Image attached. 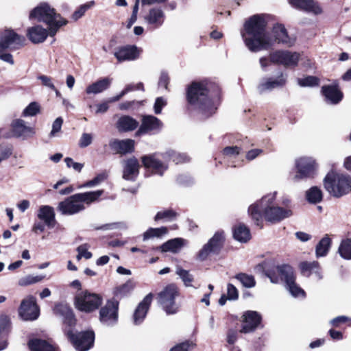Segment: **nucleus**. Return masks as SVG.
Masks as SVG:
<instances>
[{
	"instance_id": "1",
	"label": "nucleus",
	"mask_w": 351,
	"mask_h": 351,
	"mask_svg": "<svg viewBox=\"0 0 351 351\" xmlns=\"http://www.w3.org/2000/svg\"><path fill=\"white\" fill-rule=\"evenodd\" d=\"M266 26L265 16L261 14L252 16L245 23L241 36L249 50L256 52L267 49L275 42L288 47L294 45L295 39L288 36L282 25H275L271 35L266 32Z\"/></svg>"
},
{
	"instance_id": "2",
	"label": "nucleus",
	"mask_w": 351,
	"mask_h": 351,
	"mask_svg": "<svg viewBox=\"0 0 351 351\" xmlns=\"http://www.w3.org/2000/svg\"><path fill=\"white\" fill-rule=\"evenodd\" d=\"M212 84L206 81L193 82L187 88L186 99L189 106L208 117L217 110V96L210 92Z\"/></svg>"
},
{
	"instance_id": "3",
	"label": "nucleus",
	"mask_w": 351,
	"mask_h": 351,
	"mask_svg": "<svg viewBox=\"0 0 351 351\" xmlns=\"http://www.w3.org/2000/svg\"><path fill=\"white\" fill-rule=\"evenodd\" d=\"M276 196V192L269 193L249 207L248 213L257 225L263 217L267 221L276 223L293 215L291 209L275 204Z\"/></svg>"
},
{
	"instance_id": "4",
	"label": "nucleus",
	"mask_w": 351,
	"mask_h": 351,
	"mask_svg": "<svg viewBox=\"0 0 351 351\" xmlns=\"http://www.w3.org/2000/svg\"><path fill=\"white\" fill-rule=\"evenodd\" d=\"M103 193V190H97L74 194L60 202L57 209L64 215H75L84 210L86 205L97 202Z\"/></svg>"
},
{
	"instance_id": "5",
	"label": "nucleus",
	"mask_w": 351,
	"mask_h": 351,
	"mask_svg": "<svg viewBox=\"0 0 351 351\" xmlns=\"http://www.w3.org/2000/svg\"><path fill=\"white\" fill-rule=\"evenodd\" d=\"M265 275L269 278L271 282L278 284L285 282L287 289L294 297H304L305 293L295 283V276L293 269L289 265H281L272 269H265Z\"/></svg>"
},
{
	"instance_id": "6",
	"label": "nucleus",
	"mask_w": 351,
	"mask_h": 351,
	"mask_svg": "<svg viewBox=\"0 0 351 351\" xmlns=\"http://www.w3.org/2000/svg\"><path fill=\"white\" fill-rule=\"evenodd\" d=\"M30 19H36L48 25L49 36H54L59 29L67 23L60 14H57L54 8L46 3H40L29 14Z\"/></svg>"
},
{
	"instance_id": "7",
	"label": "nucleus",
	"mask_w": 351,
	"mask_h": 351,
	"mask_svg": "<svg viewBox=\"0 0 351 351\" xmlns=\"http://www.w3.org/2000/svg\"><path fill=\"white\" fill-rule=\"evenodd\" d=\"M324 186L331 195L340 197L351 193V177L331 171L324 178Z\"/></svg>"
},
{
	"instance_id": "8",
	"label": "nucleus",
	"mask_w": 351,
	"mask_h": 351,
	"mask_svg": "<svg viewBox=\"0 0 351 351\" xmlns=\"http://www.w3.org/2000/svg\"><path fill=\"white\" fill-rule=\"evenodd\" d=\"M178 296V287L173 284H170L158 293L157 300L167 314H175L179 309V305L176 302V298Z\"/></svg>"
},
{
	"instance_id": "9",
	"label": "nucleus",
	"mask_w": 351,
	"mask_h": 351,
	"mask_svg": "<svg viewBox=\"0 0 351 351\" xmlns=\"http://www.w3.org/2000/svg\"><path fill=\"white\" fill-rule=\"evenodd\" d=\"M102 302L103 298L100 295L84 291L75 296V304L78 310L90 313L97 309Z\"/></svg>"
},
{
	"instance_id": "10",
	"label": "nucleus",
	"mask_w": 351,
	"mask_h": 351,
	"mask_svg": "<svg viewBox=\"0 0 351 351\" xmlns=\"http://www.w3.org/2000/svg\"><path fill=\"white\" fill-rule=\"evenodd\" d=\"M66 333L77 351H87L93 345L95 334L93 331L74 332L72 330H68Z\"/></svg>"
},
{
	"instance_id": "11",
	"label": "nucleus",
	"mask_w": 351,
	"mask_h": 351,
	"mask_svg": "<svg viewBox=\"0 0 351 351\" xmlns=\"http://www.w3.org/2000/svg\"><path fill=\"white\" fill-rule=\"evenodd\" d=\"M119 302L109 300L99 311V321L107 326H113L118 321Z\"/></svg>"
},
{
	"instance_id": "12",
	"label": "nucleus",
	"mask_w": 351,
	"mask_h": 351,
	"mask_svg": "<svg viewBox=\"0 0 351 351\" xmlns=\"http://www.w3.org/2000/svg\"><path fill=\"white\" fill-rule=\"evenodd\" d=\"M297 173L294 176L295 180L313 178L316 173L317 164L315 160L309 157H303L295 160Z\"/></svg>"
},
{
	"instance_id": "13",
	"label": "nucleus",
	"mask_w": 351,
	"mask_h": 351,
	"mask_svg": "<svg viewBox=\"0 0 351 351\" xmlns=\"http://www.w3.org/2000/svg\"><path fill=\"white\" fill-rule=\"evenodd\" d=\"M300 54L298 52H291L287 50H279L271 53L269 56L270 61L274 64L283 65L285 67L293 68L298 65Z\"/></svg>"
},
{
	"instance_id": "14",
	"label": "nucleus",
	"mask_w": 351,
	"mask_h": 351,
	"mask_svg": "<svg viewBox=\"0 0 351 351\" xmlns=\"http://www.w3.org/2000/svg\"><path fill=\"white\" fill-rule=\"evenodd\" d=\"M142 162L146 168L152 169L155 173L162 176L167 169L165 153L154 154L141 158Z\"/></svg>"
},
{
	"instance_id": "15",
	"label": "nucleus",
	"mask_w": 351,
	"mask_h": 351,
	"mask_svg": "<svg viewBox=\"0 0 351 351\" xmlns=\"http://www.w3.org/2000/svg\"><path fill=\"white\" fill-rule=\"evenodd\" d=\"M19 313L24 320H35L39 316V308L36 304V298L29 295L21 304Z\"/></svg>"
},
{
	"instance_id": "16",
	"label": "nucleus",
	"mask_w": 351,
	"mask_h": 351,
	"mask_svg": "<svg viewBox=\"0 0 351 351\" xmlns=\"http://www.w3.org/2000/svg\"><path fill=\"white\" fill-rule=\"evenodd\" d=\"M162 121L153 115H144L142 117L141 124L136 132V136L145 134H156L162 128Z\"/></svg>"
},
{
	"instance_id": "17",
	"label": "nucleus",
	"mask_w": 351,
	"mask_h": 351,
	"mask_svg": "<svg viewBox=\"0 0 351 351\" xmlns=\"http://www.w3.org/2000/svg\"><path fill=\"white\" fill-rule=\"evenodd\" d=\"M25 38L23 36L19 35L13 30H5L0 36V48L5 49L10 48L16 49L25 45Z\"/></svg>"
},
{
	"instance_id": "18",
	"label": "nucleus",
	"mask_w": 351,
	"mask_h": 351,
	"mask_svg": "<svg viewBox=\"0 0 351 351\" xmlns=\"http://www.w3.org/2000/svg\"><path fill=\"white\" fill-rule=\"evenodd\" d=\"M224 239L222 232H216L199 252L198 256L199 259L205 260L211 253L217 254L223 246Z\"/></svg>"
},
{
	"instance_id": "19",
	"label": "nucleus",
	"mask_w": 351,
	"mask_h": 351,
	"mask_svg": "<svg viewBox=\"0 0 351 351\" xmlns=\"http://www.w3.org/2000/svg\"><path fill=\"white\" fill-rule=\"evenodd\" d=\"M142 49L136 45H126L117 47L114 56L119 62L125 61H133L138 58Z\"/></svg>"
},
{
	"instance_id": "20",
	"label": "nucleus",
	"mask_w": 351,
	"mask_h": 351,
	"mask_svg": "<svg viewBox=\"0 0 351 351\" xmlns=\"http://www.w3.org/2000/svg\"><path fill=\"white\" fill-rule=\"evenodd\" d=\"M243 321L242 328L240 332L243 333H248L252 332L261 323V316L256 312L253 311H246L243 314Z\"/></svg>"
},
{
	"instance_id": "21",
	"label": "nucleus",
	"mask_w": 351,
	"mask_h": 351,
	"mask_svg": "<svg viewBox=\"0 0 351 351\" xmlns=\"http://www.w3.org/2000/svg\"><path fill=\"white\" fill-rule=\"evenodd\" d=\"M53 313L63 319L64 324L71 326L75 325V319L71 307L66 303L56 304L53 308Z\"/></svg>"
},
{
	"instance_id": "22",
	"label": "nucleus",
	"mask_w": 351,
	"mask_h": 351,
	"mask_svg": "<svg viewBox=\"0 0 351 351\" xmlns=\"http://www.w3.org/2000/svg\"><path fill=\"white\" fill-rule=\"evenodd\" d=\"M287 82L286 77L281 73L276 79L267 78L263 80L257 86V90L260 94L266 91H269L274 88L282 87L285 85Z\"/></svg>"
},
{
	"instance_id": "23",
	"label": "nucleus",
	"mask_w": 351,
	"mask_h": 351,
	"mask_svg": "<svg viewBox=\"0 0 351 351\" xmlns=\"http://www.w3.org/2000/svg\"><path fill=\"white\" fill-rule=\"evenodd\" d=\"M165 18V13L160 8H153L149 10L144 19L153 28H158L163 24Z\"/></svg>"
},
{
	"instance_id": "24",
	"label": "nucleus",
	"mask_w": 351,
	"mask_h": 351,
	"mask_svg": "<svg viewBox=\"0 0 351 351\" xmlns=\"http://www.w3.org/2000/svg\"><path fill=\"white\" fill-rule=\"evenodd\" d=\"M153 299V294H147L139 303L134 313V323L141 324L146 316L149 307Z\"/></svg>"
},
{
	"instance_id": "25",
	"label": "nucleus",
	"mask_w": 351,
	"mask_h": 351,
	"mask_svg": "<svg viewBox=\"0 0 351 351\" xmlns=\"http://www.w3.org/2000/svg\"><path fill=\"white\" fill-rule=\"evenodd\" d=\"M48 36H49V29L40 25L31 27L27 31V36L34 44L43 43Z\"/></svg>"
},
{
	"instance_id": "26",
	"label": "nucleus",
	"mask_w": 351,
	"mask_h": 351,
	"mask_svg": "<svg viewBox=\"0 0 351 351\" xmlns=\"http://www.w3.org/2000/svg\"><path fill=\"white\" fill-rule=\"evenodd\" d=\"M289 2L296 8L312 12L316 15L322 12V10L318 3L313 0H289Z\"/></svg>"
},
{
	"instance_id": "27",
	"label": "nucleus",
	"mask_w": 351,
	"mask_h": 351,
	"mask_svg": "<svg viewBox=\"0 0 351 351\" xmlns=\"http://www.w3.org/2000/svg\"><path fill=\"white\" fill-rule=\"evenodd\" d=\"M12 128L14 134L17 137H27L35 133L34 128L27 125L25 122L20 119L12 121Z\"/></svg>"
},
{
	"instance_id": "28",
	"label": "nucleus",
	"mask_w": 351,
	"mask_h": 351,
	"mask_svg": "<svg viewBox=\"0 0 351 351\" xmlns=\"http://www.w3.org/2000/svg\"><path fill=\"white\" fill-rule=\"evenodd\" d=\"M109 145L117 153L125 154L133 152L134 147V141L132 139H114L110 142Z\"/></svg>"
},
{
	"instance_id": "29",
	"label": "nucleus",
	"mask_w": 351,
	"mask_h": 351,
	"mask_svg": "<svg viewBox=\"0 0 351 351\" xmlns=\"http://www.w3.org/2000/svg\"><path fill=\"white\" fill-rule=\"evenodd\" d=\"M37 217L45 222L49 228H53L55 223V213L53 207L50 206H41L37 213Z\"/></svg>"
},
{
	"instance_id": "30",
	"label": "nucleus",
	"mask_w": 351,
	"mask_h": 351,
	"mask_svg": "<svg viewBox=\"0 0 351 351\" xmlns=\"http://www.w3.org/2000/svg\"><path fill=\"white\" fill-rule=\"evenodd\" d=\"M139 163L136 158H131L125 161L123 169V178L134 180L138 174Z\"/></svg>"
},
{
	"instance_id": "31",
	"label": "nucleus",
	"mask_w": 351,
	"mask_h": 351,
	"mask_svg": "<svg viewBox=\"0 0 351 351\" xmlns=\"http://www.w3.org/2000/svg\"><path fill=\"white\" fill-rule=\"evenodd\" d=\"M322 93L326 99L332 104H338L343 98V93L336 86H323Z\"/></svg>"
},
{
	"instance_id": "32",
	"label": "nucleus",
	"mask_w": 351,
	"mask_h": 351,
	"mask_svg": "<svg viewBox=\"0 0 351 351\" xmlns=\"http://www.w3.org/2000/svg\"><path fill=\"white\" fill-rule=\"evenodd\" d=\"M138 126V122L130 116L121 117L117 123V128L119 131L128 132L134 130Z\"/></svg>"
},
{
	"instance_id": "33",
	"label": "nucleus",
	"mask_w": 351,
	"mask_h": 351,
	"mask_svg": "<svg viewBox=\"0 0 351 351\" xmlns=\"http://www.w3.org/2000/svg\"><path fill=\"white\" fill-rule=\"evenodd\" d=\"M186 241L182 238H176L170 239L163 243L160 249L163 252H170L172 253L178 252L181 248L186 244Z\"/></svg>"
},
{
	"instance_id": "34",
	"label": "nucleus",
	"mask_w": 351,
	"mask_h": 351,
	"mask_svg": "<svg viewBox=\"0 0 351 351\" xmlns=\"http://www.w3.org/2000/svg\"><path fill=\"white\" fill-rule=\"evenodd\" d=\"M111 82V79L104 77L88 86L86 92L87 94L100 93L109 88Z\"/></svg>"
},
{
	"instance_id": "35",
	"label": "nucleus",
	"mask_w": 351,
	"mask_h": 351,
	"mask_svg": "<svg viewBox=\"0 0 351 351\" xmlns=\"http://www.w3.org/2000/svg\"><path fill=\"white\" fill-rule=\"evenodd\" d=\"M10 331V321L7 316L0 317V351L7 347L6 337Z\"/></svg>"
},
{
	"instance_id": "36",
	"label": "nucleus",
	"mask_w": 351,
	"mask_h": 351,
	"mask_svg": "<svg viewBox=\"0 0 351 351\" xmlns=\"http://www.w3.org/2000/svg\"><path fill=\"white\" fill-rule=\"evenodd\" d=\"M28 346L31 351H56V348L53 346L40 339H30Z\"/></svg>"
},
{
	"instance_id": "37",
	"label": "nucleus",
	"mask_w": 351,
	"mask_h": 351,
	"mask_svg": "<svg viewBox=\"0 0 351 351\" xmlns=\"http://www.w3.org/2000/svg\"><path fill=\"white\" fill-rule=\"evenodd\" d=\"M233 236L236 240L241 243H246L251 238L249 228L243 224H239L234 227Z\"/></svg>"
},
{
	"instance_id": "38",
	"label": "nucleus",
	"mask_w": 351,
	"mask_h": 351,
	"mask_svg": "<svg viewBox=\"0 0 351 351\" xmlns=\"http://www.w3.org/2000/svg\"><path fill=\"white\" fill-rule=\"evenodd\" d=\"M135 287L134 282L129 280L125 283L117 287L113 291L114 297L118 299H122L128 295Z\"/></svg>"
},
{
	"instance_id": "39",
	"label": "nucleus",
	"mask_w": 351,
	"mask_h": 351,
	"mask_svg": "<svg viewBox=\"0 0 351 351\" xmlns=\"http://www.w3.org/2000/svg\"><path fill=\"white\" fill-rule=\"evenodd\" d=\"M300 267L302 272L304 274L308 276L311 274H315L319 279L322 278L317 262H302L300 263Z\"/></svg>"
},
{
	"instance_id": "40",
	"label": "nucleus",
	"mask_w": 351,
	"mask_h": 351,
	"mask_svg": "<svg viewBox=\"0 0 351 351\" xmlns=\"http://www.w3.org/2000/svg\"><path fill=\"white\" fill-rule=\"evenodd\" d=\"M330 243L331 240L328 235L323 237L316 246V256L317 257L325 256L329 250Z\"/></svg>"
},
{
	"instance_id": "41",
	"label": "nucleus",
	"mask_w": 351,
	"mask_h": 351,
	"mask_svg": "<svg viewBox=\"0 0 351 351\" xmlns=\"http://www.w3.org/2000/svg\"><path fill=\"white\" fill-rule=\"evenodd\" d=\"M307 200L313 204L320 202L322 199V192L321 189L317 186H313L309 189L306 193Z\"/></svg>"
},
{
	"instance_id": "42",
	"label": "nucleus",
	"mask_w": 351,
	"mask_h": 351,
	"mask_svg": "<svg viewBox=\"0 0 351 351\" xmlns=\"http://www.w3.org/2000/svg\"><path fill=\"white\" fill-rule=\"evenodd\" d=\"M167 161L172 160L176 164L186 162L189 160V156L184 153H178L173 150H168L165 152Z\"/></svg>"
},
{
	"instance_id": "43",
	"label": "nucleus",
	"mask_w": 351,
	"mask_h": 351,
	"mask_svg": "<svg viewBox=\"0 0 351 351\" xmlns=\"http://www.w3.org/2000/svg\"><path fill=\"white\" fill-rule=\"evenodd\" d=\"M339 252L341 256L345 259H351V238L342 241Z\"/></svg>"
},
{
	"instance_id": "44",
	"label": "nucleus",
	"mask_w": 351,
	"mask_h": 351,
	"mask_svg": "<svg viewBox=\"0 0 351 351\" xmlns=\"http://www.w3.org/2000/svg\"><path fill=\"white\" fill-rule=\"evenodd\" d=\"M168 230L166 227H161L157 228H149L143 234V240H147L150 238L160 237L166 234Z\"/></svg>"
},
{
	"instance_id": "45",
	"label": "nucleus",
	"mask_w": 351,
	"mask_h": 351,
	"mask_svg": "<svg viewBox=\"0 0 351 351\" xmlns=\"http://www.w3.org/2000/svg\"><path fill=\"white\" fill-rule=\"evenodd\" d=\"M176 273L178 275L182 280L183 281L186 287H191L192 282L193 281V276L189 273V271L182 269L181 267L178 266L176 267Z\"/></svg>"
},
{
	"instance_id": "46",
	"label": "nucleus",
	"mask_w": 351,
	"mask_h": 351,
	"mask_svg": "<svg viewBox=\"0 0 351 351\" xmlns=\"http://www.w3.org/2000/svg\"><path fill=\"white\" fill-rule=\"evenodd\" d=\"M235 278L245 287L252 288L255 286V279L252 275L240 273Z\"/></svg>"
},
{
	"instance_id": "47",
	"label": "nucleus",
	"mask_w": 351,
	"mask_h": 351,
	"mask_svg": "<svg viewBox=\"0 0 351 351\" xmlns=\"http://www.w3.org/2000/svg\"><path fill=\"white\" fill-rule=\"evenodd\" d=\"M45 278L44 276L27 275L19 280L20 286H28L42 281Z\"/></svg>"
},
{
	"instance_id": "48",
	"label": "nucleus",
	"mask_w": 351,
	"mask_h": 351,
	"mask_svg": "<svg viewBox=\"0 0 351 351\" xmlns=\"http://www.w3.org/2000/svg\"><path fill=\"white\" fill-rule=\"evenodd\" d=\"M298 85L302 87H313L319 85V80L315 76H306L303 78H298Z\"/></svg>"
},
{
	"instance_id": "49",
	"label": "nucleus",
	"mask_w": 351,
	"mask_h": 351,
	"mask_svg": "<svg viewBox=\"0 0 351 351\" xmlns=\"http://www.w3.org/2000/svg\"><path fill=\"white\" fill-rule=\"evenodd\" d=\"M40 106L36 102H31L23 111V117H33L40 112Z\"/></svg>"
},
{
	"instance_id": "50",
	"label": "nucleus",
	"mask_w": 351,
	"mask_h": 351,
	"mask_svg": "<svg viewBox=\"0 0 351 351\" xmlns=\"http://www.w3.org/2000/svg\"><path fill=\"white\" fill-rule=\"evenodd\" d=\"M95 4L93 1H89L85 4L80 5L77 10H76L72 15V19L74 21L78 20L81 18L84 13Z\"/></svg>"
},
{
	"instance_id": "51",
	"label": "nucleus",
	"mask_w": 351,
	"mask_h": 351,
	"mask_svg": "<svg viewBox=\"0 0 351 351\" xmlns=\"http://www.w3.org/2000/svg\"><path fill=\"white\" fill-rule=\"evenodd\" d=\"M177 214L175 211L171 209H167L158 212L155 216V221L160 219L171 220L176 217Z\"/></svg>"
},
{
	"instance_id": "52",
	"label": "nucleus",
	"mask_w": 351,
	"mask_h": 351,
	"mask_svg": "<svg viewBox=\"0 0 351 351\" xmlns=\"http://www.w3.org/2000/svg\"><path fill=\"white\" fill-rule=\"evenodd\" d=\"M107 178V174L106 173H101L98 174L95 178L93 180L88 181L84 184V187H92L96 186L106 180Z\"/></svg>"
},
{
	"instance_id": "53",
	"label": "nucleus",
	"mask_w": 351,
	"mask_h": 351,
	"mask_svg": "<svg viewBox=\"0 0 351 351\" xmlns=\"http://www.w3.org/2000/svg\"><path fill=\"white\" fill-rule=\"evenodd\" d=\"M92 141L93 136L91 134L83 133L80 137L78 145L81 148H84L90 145Z\"/></svg>"
},
{
	"instance_id": "54",
	"label": "nucleus",
	"mask_w": 351,
	"mask_h": 351,
	"mask_svg": "<svg viewBox=\"0 0 351 351\" xmlns=\"http://www.w3.org/2000/svg\"><path fill=\"white\" fill-rule=\"evenodd\" d=\"M64 162L69 168H73L75 171L80 172L84 167V164L74 162L71 158L67 157Z\"/></svg>"
},
{
	"instance_id": "55",
	"label": "nucleus",
	"mask_w": 351,
	"mask_h": 351,
	"mask_svg": "<svg viewBox=\"0 0 351 351\" xmlns=\"http://www.w3.org/2000/svg\"><path fill=\"white\" fill-rule=\"evenodd\" d=\"M62 123L63 119L62 117H58L55 119L52 124V130L50 132L51 136H55L56 134L61 130Z\"/></svg>"
},
{
	"instance_id": "56",
	"label": "nucleus",
	"mask_w": 351,
	"mask_h": 351,
	"mask_svg": "<svg viewBox=\"0 0 351 351\" xmlns=\"http://www.w3.org/2000/svg\"><path fill=\"white\" fill-rule=\"evenodd\" d=\"M167 105V101L165 98L160 97L156 98L154 105V112L157 114H160L162 109Z\"/></svg>"
},
{
	"instance_id": "57",
	"label": "nucleus",
	"mask_w": 351,
	"mask_h": 351,
	"mask_svg": "<svg viewBox=\"0 0 351 351\" xmlns=\"http://www.w3.org/2000/svg\"><path fill=\"white\" fill-rule=\"evenodd\" d=\"M38 79L41 81L42 85L51 88V90H55L56 86L53 83L52 78L47 75H42L38 77Z\"/></svg>"
},
{
	"instance_id": "58",
	"label": "nucleus",
	"mask_w": 351,
	"mask_h": 351,
	"mask_svg": "<svg viewBox=\"0 0 351 351\" xmlns=\"http://www.w3.org/2000/svg\"><path fill=\"white\" fill-rule=\"evenodd\" d=\"M12 153V149L10 146L0 145V162L8 158Z\"/></svg>"
},
{
	"instance_id": "59",
	"label": "nucleus",
	"mask_w": 351,
	"mask_h": 351,
	"mask_svg": "<svg viewBox=\"0 0 351 351\" xmlns=\"http://www.w3.org/2000/svg\"><path fill=\"white\" fill-rule=\"evenodd\" d=\"M227 297L229 300H237L239 296L237 289L232 284H228L227 287Z\"/></svg>"
},
{
	"instance_id": "60",
	"label": "nucleus",
	"mask_w": 351,
	"mask_h": 351,
	"mask_svg": "<svg viewBox=\"0 0 351 351\" xmlns=\"http://www.w3.org/2000/svg\"><path fill=\"white\" fill-rule=\"evenodd\" d=\"M191 346H193V343L192 342L185 341L176 345L169 351H189Z\"/></svg>"
},
{
	"instance_id": "61",
	"label": "nucleus",
	"mask_w": 351,
	"mask_h": 351,
	"mask_svg": "<svg viewBox=\"0 0 351 351\" xmlns=\"http://www.w3.org/2000/svg\"><path fill=\"white\" fill-rule=\"evenodd\" d=\"M77 252H80L86 259H89L92 257V253L88 251V246L87 244H82L78 246Z\"/></svg>"
},
{
	"instance_id": "62",
	"label": "nucleus",
	"mask_w": 351,
	"mask_h": 351,
	"mask_svg": "<svg viewBox=\"0 0 351 351\" xmlns=\"http://www.w3.org/2000/svg\"><path fill=\"white\" fill-rule=\"evenodd\" d=\"M46 224L43 221H36L34 223V225L32 226V231L38 234L39 232H43L45 229Z\"/></svg>"
},
{
	"instance_id": "63",
	"label": "nucleus",
	"mask_w": 351,
	"mask_h": 351,
	"mask_svg": "<svg viewBox=\"0 0 351 351\" xmlns=\"http://www.w3.org/2000/svg\"><path fill=\"white\" fill-rule=\"evenodd\" d=\"M237 339V331L235 330H229L227 332V342L232 345Z\"/></svg>"
},
{
	"instance_id": "64",
	"label": "nucleus",
	"mask_w": 351,
	"mask_h": 351,
	"mask_svg": "<svg viewBox=\"0 0 351 351\" xmlns=\"http://www.w3.org/2000/svg\"><path fill=\"white\" fill-rule=\"evenodd\" d=\"M239 153V148L235 147H227L223 149V154L230 156H234L238 155Z\"/></svg>"
}]
</instances>
